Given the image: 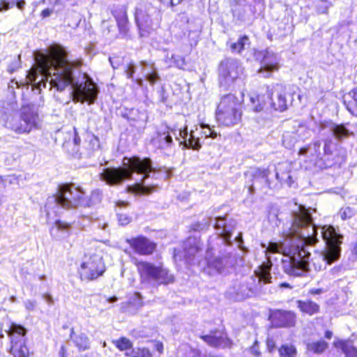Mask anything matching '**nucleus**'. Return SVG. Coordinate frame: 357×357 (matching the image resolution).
I'll return each instance as SVG.
<instances>
[{
	"label": "nucleus",
	"instance_id": "nucleus-1",
	"mask_svg": "<svg viewBox=\"0 0 357 357\" xmlns=\"http://www.w3.org/2000/svg\"><path fill=\"white\" fill-rule=\"evenodd\" d=\"M311 211L314 212L315 209L299 205L298 210L292 213L290 227L284 233L283 241L269 242L267 246V255L279 253L288 258L282 259L284 271L288 275L301 276L310 270V265L315 271H321L340 257L342 236L333 227L325 225L321 229L326 249L316 253L310 261V250L317 242V227L313 222Z\"/></svg>",
	"mask_w": 357,
	"mask_h": 357
},
{
	"label": "nucleus",
	"instance_id": "nucleus-2",
	"mask_svg": "<svg viewBox=\"0 0 357 357\" xmlns=\"http://www.w3.org/2000/svg\"><path fill=\"white\" fill-rule=\"evenodd\" d=\"M35 60L42 73L41 79L36 84L38 89L55 88L59 91L70 86V95L75 102H87L93 104L97 98L98 90L93 79L86 74L82 73L80 61H70L67 52L60 45L50 46L46 53L37 52Z\"/></svg>",
	"mask_w": 357,
	"mask_h": 357
},
{
	"label": "nucleus",
	"instance_id": "nucleus-3",
	"mask_svg": "<svg viewBox=\"0 0 357 357\" xmlns=\"http://www.w3.org/2000/svg\"><path fill=\"white\" fill-rule=\"evenodd\" d=\"M123 165V167L118 168H105L100 173L101 179L109 185H119L126 179L131 178L132 174L136 173L140 178L137 179V182L132 187V192L138 195H149L153 191L155 185L146 183V181L151 176L150 174H153L152 178H156V174H162V171H157L152 166L150 158H124ZM162 174L165 179L171 176L169 171L165 170Z\"/></svg>",
	"mask_w": 357,
	"mask_h": 357
},
{
	"label": "nucleus",
	"instance_id": "nucleus-4",
	"mask_svg": "<svg viewBox=\"0 0 357 357\" xmlns=\"http://www.w3.org/2000/svg\"><path fill=\"white\" fill-rule=\"evenodd\" d=\"M86 204L87 199L83 190L74 183H70L60 185L57 193L47 199L45 207L49 217L51 212L59 213L61 208L68 209Z\"/></svg>",
	"mask_w": 357,
	"mask_h": 357
},
{
	"label": "nucleus",
	"instance_id": "nucleus-5",
	"mask_svg": "<svg viewBox=\"0 0 357 357\" xmlns=\"http://www.w3.org/2000/svg\"><path fill=\"white\" fill-rule=\"evenodd\" d=\"M213 220H215L213 228L218 234L216 238L225 245H231L232 243L231 241V233L236 227V222L227 213L224 215H216L215 212H212L211 216L206 217L202 221L192 225V229L194 231L207 229Z\"/></svg>",
	"mask_w": 357,
	"mask_h": 357
},
{
	"label": "nucleus",
	"instance_id": "nucleus-6",
	"mask_svg": "<svg viewBox=\"0 0 357 357\" xmlns=\"http://www.w3.org/2000/svg\"><path fill=\"white\" fill-rule=\"evenodd\" d=\"M243 94L241 98L229 93L222 96L217 107L216 119L219 123L225 126H234L241 119V107Z\"/></svg>",
	"mask_w": 357,
	"mask_h": 357
},
{
	"label": "nucleus",
	"instance_id": "nucleus-7",
	"mask_svg": "<svg viewBox=\"0 0 357 357\" xmlns=\"http://www.w3.org/2000/svg\"><path fill=\"white\" fill-rule=\"evenodd\" d=\"M261 246L266 248L265 253L268 260L267 262L262 263L257 269L254 271L252 275L246 277V280L250 292L253 297H259L266 294L265 285L272 282V276L271 271L272 268V262L271 261V255H267V247L266 244L262 243Z\"/></svg>",
	"mask_w": 357,
	"mask_h": 357
},
{
	"label": "nucleus",
	"instance_id": "nucleus-8",
	"mask_svg": "<svg viewBox=\"0 0 357 357\" xmlns=\"http://www.w3.org/2000/svg\"><path fill=\"white\" fill-rule=\"evenodd\" d=\"M137 266L142 282L167 284L174 281V276L161 266L140 261L137 263Z\"/></svg>",
	"mask_w": 357,
	"mask_h": 357
},
{
	"label": "nucleus",
	"instance_id": "nucleus-9",
	"mask_svg": "<svg viewBox=\"0 0 357 357\" xmlns=\"http://www.w3.org/2000/svg\"><path fill=\"white\" fill-rule=\"evenodd\" d=\"M241 72L242 67L237 59L228 58L222 60L218 68V79L220 87L225 90L229 89L238 79Z\"/></svg>",
	"mask_w": 357,
	"mask_h": 357
},
{
	"label": "nucleus",
	"instance_id": "nucleus-10",
	"mask_svg": "<svg viewBox=\"0 0 357 357\" xmlns=\"http://www.w3.org/2000/svg\"><path fill=\"white\" fill-rule=\"evenodd\" d=\"M38 114L29 107H24L21 116H10L5 123L6 128L17 133L29 132L37 126Z\"/></svg>",
	"mask_w": 357,
	"mask_h": 357
},
{
	"label": "nucleus",
	"instance_id": "nucleus-11",
	"mask_svg": "<svg viewBox=\"0 0 357 357\" xmlns=\"http://www.w3.org/2000/svg\"><path fill=\"white\" fill-rule=\"evenodd\" d=\"M264 8V0H234L231 11L234 18L241 22H250L257 11Z\"/></svg>",
	"mask_w": 357,
	"mask_h": 357
},
{
	"label": "nucleus",
	"instance_id": "nucleus-12",
	"mask_svg": "<svg viewBox=\"0 0 357 357\" xmlns=\"http://www.w3.org/2000/svg\"><path fill=\"white\" fill-rule=\"evenodd\" d=\"M105 271L102 259L98 255H93L81 264L80 275L83 280H93L102 275Z\"/></svg>",
	"mask_w": 357,
	"mask_h": 357
},
{
	"label": "nucleus",
	"instance_id": "nucleus-13",
	"mask_svg": "<svg viewBox=\"0 0 357 357\" xmlns=\"http://www.w3.org/2000/svg\"><path fill=\"white\" fill-rule=\"evenodd\" d=\"M184 257L190 264L202 265V243L199 238L189 237L183 245Z\"/></svg>",
	"mask_w": 357,
	"mask_h": 357
},
{
	"label": "nucleus",
	"instance_id": "nucleus-14",
	"mask_svg": "<svg viewBox=\"0 0 357 357\" xmlns=\"http://www.w3.org/2000/svg\"><path fill=\"white\" fill-rule=\"evenodd\" d=\"M26 333L24 327L16 324H13L8 331L11 340V351L19 357H26L28 354V349L22 340Z\"/></svg>",
	"mask_w": 357,
	"mask_h": 357
},
{
	"label": "nucleus",
	"instance_id": "nucleus-15",
	"mask_svg": "<svg viewBox=\"0 0 357 357\" xmlns=\"http://www.w3.org/2000/svg\"><path fill=\"white\" fill-rule=\"evenodd\" d=\"M271 174V167L267 169H256L251 174V184L248 185V190L250 194H253L256 189H260L264 185L268 186L269 188H277V183H274L273 181H271L269 175Z\"/></svg>",
	"mask_w": 357,
	"mask_h": 357
},
{
	"label": "nucleus",
	"instance_id": "nucleus-16",
	"mask_svg": "<svg viewBox=\"0 0 357 357\" xmlns=\"http://www.w3.org/2000/svg\"><path fill=\"white\" fill-rule=\"evenodd\" d=\"M255 57L261 61L259 72L266 73L264 77H268L272 72L278 70L280 68L278 56L269 50L256 52Z\"/></svg>",
	"mask_w": 357,
	"mask_h": 357
},
{
	"label": "nucleus",
	"instance_id": "nucleus-17",
	"mask_svg": "<svg viewBox=\"0 0 357 357\" xmlns=\"http://www.w3.org/2000/svg\"><path fill=\"white\" fill-rule=\"evenodd\" d=\"M157 9L151 3H144L139 5L136 8L135 21L140 30L141 35L142 31H146L152 25L151 16L156 14Z\"/></svg>",
	"mask_w": 357,
	"mask_h": 357
},
{
	"label": "nucleus",
	"instance_id": "nucleus-18",
	"mask_svg": "<svg viewBox=\"0 0 357 357\" xmlns=\"http://www.w3.org/2000/svg\"><path fill=\"white\" fill-rule=\"evenodd\" d=\"M213 250V248L211 246L210 242L206 251L204 262L207 264L208 268L215 273H221L223 269L231 263V255L227 252L226 254H222L221 256L213 257L212 252Z\"/></svg>",
	"mask_w": 357,
	"mask_h": 357
},
{
	"label": "nucleus",
	"instance_id": "nucleus-19",
	"mask_svg": "<svg viewBox=\"0 0 357 357\" xmlns=\"http://www.w3.org/2000/svg\"><path fill=\"white\" fill-rule=\"evenodd\" d=\"M204 128V126H200L199 128L197 126L195 130H192L190 132L188 131L187 126L183 130L180 129L179 136L183 139V141L181 142V144H183V147L186 149L199 150L202 147L200 137H202V129Z\"/></svg>",
	"mask_w": 357,
	"mask_h": 357
},
{
	"label": "nucleus",
	"instance_id": "nucleus-20",
	"mask_svg": "<svg viewBox=\"0 0 357 357\" xmlns=\"http://www.w3.org/2000/svg\"><path fill=\"white\" fill-rule=\"evenodd\" d=\"M153 146L160 149L165 155H169L172 151L174 142L168 128L158 132L156 137L152 139Z\"/></svg>",
	"mask_w": 357,
	"mask_h": 357
},
{
	"label": "nucleus",
	"instance_id": "nucleus-21",
	"mask_svg": "<svg viewBox=\"0 0 357 357\" xmlns=\"http://www.w3.org/2000/svg\"><path fill=\"white\" fill-rule=\"evenodd\" d=\"M319 130L320 132H324L323 135L326 134L325 130L328 131L338 141L342 140L351 134L344 125L335 124L332 121L321 122L319 124Z\"/></svg>",
	"mask_w": 357,
	"mask_h": 357
},
{
	"label": "nucleus",
	"instance_id": "nucleus-22",
	"mask_svg": "<svg viewBox=\"0 0 357 357\" xmlns=\"http://www.w3.org/2000/svg\"><path fill=\"white\" fill-rule=\"evenodd\" d=\"M271 320L276 327H292L296 324V314L291 311L278 310L271 314Z\"/></svg>",
	"mask_w": 357,
	"mask_h": 357
},
{
	"label": "nucleus",
	"instance_id": "nucleus-23",
	"mask_svg": "<svg viewBox=\"0 0 357 357\" xmlns=\"http://www.w3.org/2000/svg\"><path fill=\"white\" fill-rule=\"evenodd\" d=\"M291 165L289 162H284L278 163L277 166L271 167V174L275 173V177L277 182V186L278 183L287 184L288 186H291L293 183L291 176L290 175Z\"/></svg>",
	"mask_w": 357,
	"mask_h": 357
},
{
	"label": "nucleus",
	"instance_id": "nucleus-24",
	"mask_svg": "<svg viewBox=\"0 0 357 357\" xmlns=\"http://www.w3.org/2000/svg\"><path fill=\"white\" fill-rule=\"evenodd\" d=\"M310 136L309 130L304 127H300L296 132H285L282 135V144L288 149H292L299 140H305Z\"/></svg>",
	"mask_w": 357,
	"mask_h": 357
},
{
	"label": "nucleus",
	"instance_id": "nucleus-25",
	"mask_svg": "<svg viewBox=\"0 0 357 357\" xmlns=\"http://www.w3.org/2000/svg\"><path fill=\"white\" fill-rule=\"evenodd\" d=\"M127 241L136 253L142 255L151 254L155 248L154 243L143 236L131 238Z\"/></svg>",
	"mask_w": 357,
	"mask_h": 357
},
{
	"label": "nucleus",
	"instance_id": "nucleus-26",
	"mask_svg": "<svg viewBox=\"0 0 357 357\" xmlns=\"http://www.w3.org/2000/svg\"><path fill=\"white\" fill-rule=\"evenodd\" d=\"M272 107L277 111L283 112L287 108V100L284 96V88L281 84L273 87L271 94H268Z\"/></svg>",
	"mask_w": 357,
	"mask_h": 357
},
{
	"label": "nucleus",
	"instance_id": "nucleus-27",
	"mask_svg": "<svg viewBox=\"0 0 357 357\" xmlns=\"http://www.w3.org/2000/svg\"><path fill=\"white\" fill-rule=\"evenodd\" d=\"M229 294L236 301H243L253 297L249 289L246 278L236 282L228 291Z\"/></svg>",
	"mask_w": 357,
	"mask_h": 357
},
{
	"label": "nucleus",
	"instance_id": "nucleus-28",
	"mask_svg": "<svg viewBox=\"0 0 357 357\" xmlns=\"http://www.w3.org/2000/svg\"><path fill=\"white\" fill-rule=\"evenodd\" d=\"M112 15L116 21L119 34L123 38L126 37L129 31V24L126 8L123 6L116 8L112 11Z\"/></svg>",
	"mask_w": 357,
	"mask_h": 357
},
{
	"label": "nucleus",
	"instance_id": "nucleus-29",
	"mask_svg": "<svg viewBox=\"0 0 357 357\" xmlns=\"http://www.w3.org/2000/svg\"><path fill=\"white\" fill-rule=\"evenodd\" d=\"M70 228V224L57 220L50 229V234L53 238L61 240L69 236Z\"/></svg>",
	"mask_w": 357,
	"mask_h": 357
},
{
	"label": "nucleus",
	"instance_id": "nucleus-30",
	"mask_svg": "<svg viewBox=\"0 0 357 357\" xmlns=\"http://www.w3.org/2000/svg\"><path fill=\"white\" fill-rule=\"evenodd\" d=\"M333 145L334 142L331 137H327L324 139V156L320 158V160L324 162L323 165H320L321 168L327 169L331 167L337 162L333 159H331Z\"/></svg>",
	"mask_w": 357,
	"mask_h": 357
},
{
	"label": "nucleus",
	"instance_id": "nucleus-31",
	"mask_svg": "<svg viewBox=\"0 0 357 357\" xmlns=\"http://www.w3.org/2000/svg\"><path fill=\"white\" fill-rule=\"evenodd\" d=\"M200 338L213 347H225L229 341L225 334L220 333L218 335L216 332L210 335H201Z\"/></svg>",
	"mask_w": 357,
	"mask_h": 357
},
{
	"label": "nucleus",
	"instance_id": "nucleus-32",
	"mask_svg": "<svg viewBox=\"0 0 357 357\" xmlns=\"http://www.w3.org/2000/svg\"><path fill=\"white\" fill-rule=\"evenodd\" d=\"M343 102L351 114L357 116V88L343 96Z\"/></svg>",
	"mask_w": 357,
	"mask_h": 357
},
{
	"label": "nucleus",
	"instance_id": "nucleus-33",
	"mask_svg": "<svg viewBox=\"0 0 357 357\" xmlns=\"http://www.w3.org/2000/svg\"><path fill=\"white\" fill-rule=\"evenodd\" d=\"M296 307L303 313L310 316L317 314L319 311V305L312 301H296Z\"/></svg>",
	"mask_w": 357,
	"mask_h": 357
},
{
	"label": "nucleus",
	"instance_id": "nucleus-34",
	"mask_svg": "<svg viewBox=\"0 0 357 357\" xmlns=\"http://www.w3.org/2000/svg\"><path fill=\"white\" fill-rule=\"evenodd\" d=\"M85 149L87 152L85 153L87 157H91L96 151L100 149V142L97 137L91 133H87L84 142Z\"/></svg>",
	"mask_w": 357,
	"mask_h": 357
},
{
	"label": "nucleus",
	"instance_id": "nucleus-35",
	"mask_svg": "<svg viewBox=\"0 0 357 357\" xmlns=\"http://www.w3.org/2000/svg\"><path fill=\"white\" fill-rule=\"evenodd\" d=\"M335 347L340 349L345 357H357V348L350 341L340 340L335 343Z\"/></svg>",
	"mask_w": 357,
	"mask_h": 357
},
{
	"label": "nucleus",
	"instance_id": "nucleus-36",
	"mask_svg": "<svg viewBox=\"0 0 357 357\" xmlns=\"http://www.w3.org/2000/svg\"><path fill=\"white\" fill-rule=\"evenodd\" d=\"M321 142L319 140L314 141L311 145L307 147H303L299 150V155H305L307 153L312 157L319 158L321 153Z\"/></svg>",
	"mask_w": 357,
	"mask_h": 357
},
{
	"label": "nucleus",
	"instance_id": "nucleus-37",
	"mask_svg": "<svg viewBox=\"0 0 357 357\" xmlns=\"http://www.w3.org/2000/svg\"><path fill=\"white\" fill-rule=\"evenodd\" d=\"M328 344L323 340L309 341L306 344L307 350L315 354H322L328 348Z\"/></svg>",
	"mask_w": 357,
	"mask_h": 357
},
{
	"label": "nucleus",
	"instance_id": "nucleus-38",
	"mask_svg": "<svg viewBox=\"0 0 357 357\" xmlns=\"http://www.w3.org/2000/svg\"><path fill=\"white\" fill-rule=\"evenodd\" d=\"M25 5L24 0H1L0 11H5L16 6L20 10H22Z\"/></svg>",
	"mask_w": 357,
	"mask_h": 357
},
{
	"label": "nucleus",
	"instance_id": "nucleus-39",
	"mask_svg": "<svg viewBox=\"0 0 357 357\" xmlns=\"http://www.w3.org/2000/svg\"><path fill=\"white\" fill-rule=\"evenodd\" d=\"M73 342L79 350H86L89 348V340L84 333L75 335L73 337Z\"/></svg>",
	"mask_w": 357,
	"mask_h": 357
},
{
	"label": "nucleus",
	"instance_id": "nucleus-40",
	"mask_svg": "<svg viewBox=\"0 0 357 357\" xmlns=\"http://www.w3.org/2000/svg\"><path fill=\"white\" fill-rule=\"evenodd\" d=\"M112 342L116 348L125 353H127L133 346L132 342L125 337H121L118 340H113Z\"/></svg>",
	"mask_w": 357,
	"mask_h": 357
},
{
	"label": "nucleus",
	"instance_id": "nucleus-41",
	"mask_svg": "<svg viewBox=\"0 0 357 357\" xmlns=\"http://www.w3.org/2000/svg\"><path fill=\"white\" fill-rule=\"evenodd\" d=\"M102 198V192L99 189H96L91 192L89 199H87V204L84 206H91L99 204Z\"/></svg>",
	"mask_w": 357,
	"mask_h": 357
},
{
	"label": "nucleus",
	"instance_id": "nucleus-42",
	"mask_svg": "<svg viewBox=\"0 0 357 357\" xmlns=\"http://www.w3.org/2000/svg\"><path fill=\"white\" fill-rule=\"evenodd\" d=\"M279 354L282 357H294L296 354V349L293 345L283 344L279 349Z\"/></svg>",
	"mask_w": 357,
	"mask_h": 357
},
{
	"label": "nucleus",
	"instance_id": "nucleus-43",
	"mask_svg": "<svg viewBox=\"0 0 357 357\" xmlns=\"http://www.w3.org/2000/svg\"><path fill=\"white\" fill-rule=\"evenodd\" d=\"M248 38L243 36L240 38L236 43L231 44V49L233 52L241 53L244 50L245 45L248 43Z\"/></svg>",
	"mask_w": 357,
	"mask_h": 357
},
{
	"label": "nucleus",
	"instance_id": "nucleus-44",
	"mask_svg": "<svg viewBox=\"0 0 357 357\" xmlns=\"http://www.w3.org/2000/svg\"><path fill=\"white\" fill-rule=\"evenodd\" d=\"M129 305L134 306L136 309H139L143 306V299L142 295L139 292H135L129 299Z\"/></svg>",
	"mask_w": 357,
	"mask_h": 357
},
{
	"label": "nucleus",
	"instance_id": "nucleus-45",
	"mask_svg": "<svg viewBox=\"0 0 357 357\" xmlns=\"http://www.w3.org/2000/svg\"><path fill=\"white\" fill-rule=\"evenodd\" d=\"M151 70L150 72H147L146 73L145 77L146 79L151 84H154L156 82L160 80V76L156 70V69L152 65Z\"/></svg>",
	"mask_w": 357,
	"mask_h": 357
},
{
	"label": "nucleus",
	"instance_id": "nucleus-46",
	"mask_svg": "<svg viewBox=\"0 0 357 357\" xmlns=\"http://www.w3.org/2000/svg\"><path fill=\"white\" fill-rule=\"evenodd\" d=\"M339 215H340L341 219L344 220L349 219L351 217H353L354 215V211L351 207L342 208L340 210Z\"/></svg>",
	"mask_w": 357,
	"mask_h": 357
},
{
	"label": "nucleus",
	"instance_id": "nucleus-47",
	"mask_svg": "<svg viewBox=\"0 0 357 357\" xmlns=\"http://www.w3.org/2000/svg\"><path fill=\"white\" fill-rule=\"evenodd\" d=\"M250 100L253 104L255 103L256 100L259 102V104L255 106L253 108L255 112H258L263 109V108L265 105V102L264 101V97L260 96H258L256 98L251 97Z\"/></svg>",
	"mask_w": 357,
	"mask_h": 357
},
{
	"label": "nucleus",
	"instance_id": "nucleus-48",
	"mask_svg": "<svg viewBox=\"0 0 357 357\" xmlns=\"http://www.w3.org/2000/svg\"><path fill=\"white\" fill-rule=\"evenodd\" d=\"M172 59L173 60L174 65L180 69H184L186 66L185 60L184 57L181 56L174 54L172 56Z\"/></svg>",
	"mask_w": 357,
	"mask_h": 357
},
{
	"label": "nucleus",
	"instance_id": "nucleus-49",
	"mask_svg": "<svg viewBox=\"0 0 357 357\" xmlns=\"http://www.w3.org/2000/svg\"><path fill=\"white\" fill-rule=\"evenodd\" d=\"M21 86H27V84L20 83L15 79H12L8 84V89L10 93H15V89H18Z\"/></svg>",
	"mask_w": 357,
	"mask_h": 357
},
{
	"label": "nucleus",
	"instance_id": "nucleus-50",
	"mask_svg": "<svg viewBox=\"0 0 357 357\" xmlns=\"http://www.w3.org/2000/svg\"><path fill=\"white\" fill-rule=\"evenodd\" d=\"M124 72L127 78L133 79V75L135 73V66L132 63H130L125 66Z\"/></svg>",
	"mask_w": 357,
	"mask_h": 357
},
{
	"label": "nucleus",
	"instance_id": "nucleus-51",
	"mask_svg": "<svg viewBox=\"0 0 357 357\" xmlns=\"http://www.w3.org/2000/svg\"><path fill=\"white\" fill-rule=\"evenodd\" d=\"M119 222L121 225H127L131 218L126 213H117Z\"/></svg>",
	"mask_w": 357,
	"mask_h": 357
},
{
	"label": "nucleus",
	"instance_id": "nucleus-52",
	"mask_svg": "<svg viewBox=\"0 0 357 357\" xmlns=\"http://www.w3.org/2000/svg\"><path fill=\"white\" fill-rule=\"evenodd\" d=\"M109 62L113 68H118L122 63V58L119 56H112L109 57Z\"/></svg>",
	"mask_w": 357,
	"mask_h": 357
},
{
	"label": "nucleus",
	"instance_id": "nucleus-53",
	"mask_svg": "<svg viewBox=\"0 0 357 357\" xmlns=\"http://www.w3.org/2000/svg\"><path fill=\"white\" fill-rule=\"evenodd\" d=\"M142 348H133L130 349L127 353H125V355L128 357H139V352Z\"/></svg>",
	"mask_w": 357,
	"mask_h": 357
},
{
	"label": "nucleus",
	"instance_id": "nucleus-54",
	"mask_svg": "<svg viewBox=\"0 0 357 357\" xmlns=\"http://www.w3.org/2000/svg\"><path fill=\"white\" fill-rule=\"evenodd\" d=\"M26 309L29 311H33L36 306V301L26 300L24 302Z\"/></svg>",
	"mask_w": 357,
	"mask_h": 357
},
{
	"label": "nucleus",
	"instance_id": "nucleus-55",
	"mask_svg": "<svg viewBox=\"0 0 357 357\" xmlns=\"http://www.w3.org/2000/svg\"><path fill=\"white\" fill-rule=\"evenodd\" d=\"M235 241L238 244L239 249H241L242 251H244V252L247 251V249L243 245V240L242 233L240 232L238 234V236L235 238Z\"/></svg>",
	"mask_w": 357,
	"mask_h": 357
},
{
	"label": "nucleus",
	"instance_id": "nucleus-56",
	"mask_svg": "<svg viewBox=\"0 0 357 357\" xmlns=\"http://www.w3.org/2000/svg\"><path fill=\"white\" fill-rule=\"evenodd\" d=\"M250 352L255 356H259L260 351L259 350L258 342L255 340L254 344L250 348Z\"/></svg>",
	"mask_w": 357,
	"mask_h": 357
},
{
	"label": "nucleus",
	"instance_id": "nucleus-57",
	"mask_svg": "<svg viewBox=\"0 0 357 357\" xmlns=\"http://www.w3.org/2000/svg\"><path fill=\"white\" fill-rule=\"evenodd\" d=\"M20 56H18V59H20ZM20 67V61L19 60L15 61L10 66H8V71L10 73H13L16 70Z\"/></svg>",
	"mask_w": 357,
	"mask_h": 357
},
{
	"label": "nucleus",
	"instance_id": "nucleus-58",
	"mask_svg": "<svg viewBox=\"0 0 357 357\" xmlns=\"http://www.w3.org/2000/svg\"><path fill=\"white\" fill-rule=\"evenodd\" d=\"M26 77L30 82H35L38 77V75H37L36 72L33 70V71H29Z\"/></svg>",
	"mask_w": 357,
	"mask_h": 357
},
{
	"label": "nucleus",
	"instance_id": "nucleus-59",
	"mask_svg": "<svg viewBox=\"0 0 357 357\" xmlns=\"http://www.w3.org/2000/svg\"><path fill=\"white\" fill-rule=\"evenodd\" d=\"M139 357H152V354L149 349L146 348H142Z\"/></svg>",
	"mask_w": 357,
	"mask_h": 357
},
{
	"label": "nucleus",
	"instance_id": "nucleus-60",
	"mask_svg": "<svg viewBox=\"0 0 357 357\" xmlns=\"http://www.w3.org/2000/svg\"><path fill=\"white\" fill-rule=\"evenodd\" d=\"M341 271V267L340 266H335L333 268H331L329 271V274L333 276V278H335L337 276Z\"/></svg>",
	"mask_w": 357,
	"mask_h": 357
},
{
	"label": "nucleus",
	"instance_id": "nucleus-61",
	"mask_svg": "<svg viewBox=\"0 0 357 357\" xmlns=\"http://www.w3.org/2000/svg\"><path fill=\"white\" fill-rule=\"evenodd\" d=\"M267 347L270 352H271L275 347V342L271 338H268L266 341Z\"/></svg>",
	"mask_w": 357,
	"mask_h": 357
},
{
	"label": "nucleus",
	"instance_id": "nucleus-62",
	"mask_svg": "<svg viewBox=\"0 0 357 357\" xmlns=\"http://www.w3.org/2000/svg\"><path fill=\"white\" fill-rule=\"evenodd\" d=\"M43 298L50 305H53L54 300L50 294H43Z\"/></svg>",
	"mask_w": 357,
	"mask_h": 357
},
{
	"label": "nucleus",
	"instance_id": "nucleus-63",
	"mask_svg": "<svg viewBox=\"0 0 357 357\" xmlns=\"http://www.w3.org/2000/svg\"><path fill=\"white\" fill-rule=\"evenodd\" d=\"M217 132L211 128H208V133H206V138L211 137L212 139H215L217 137Z\"/></svg>",
	"mask_w": 357,
	"mask_h": 357
},
{
	"label": "nucleus",
	"instance_id": "nucleus-64",
	"mask_svg": "<svg viewBox=\"0 0 357 357\" xmlns=\"http://www.w3.org/2000/svg\"><path fill=\"white\" fill-rule=\"evenodd\" d=\"M52 13V10L50 8H46L41 12V16L45 18L49 17Z\"/></svg>",
	"mask_w": 357,
	"mask_h": 357
}]
</instances>
